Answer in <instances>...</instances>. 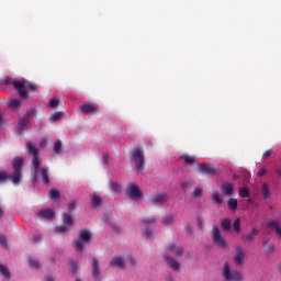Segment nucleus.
Masks as SVG:
<instances>
[{"instance_id":"obj_58","label":"nucleus","mask_w":281,"mask_h":281,"mask_svg":"<svg viewBox=\"0 0 281 281\" xmlns=\"http://www.w3.org/2000/svg\"><path fill=\"white\" fill-rule=\"evenodd\" d=\"M0 216H3V210L0 207Z\"/></svg>"},{"instance_id":"obj_12","label":"nucleus","mask_w":281,"mask_h":281,"mask_svg":"<svg viewBox=\"0 0 281 281\" xmlns=\"http://www.w3.org/2000/svg\"><path fill=\"white\" fill-rule=\"evenodd\" d=\"M90 262L92 265L91 274L95 280H98V278H100V261H98L95 258H92Z\"/></svg>"},{"instance_id":"obj_31","label":"nucleus","mask_w":281,"mask_h":281,"mask_svg":"<svg viewBox=\"0 0 281 281\" xmlns=\"http://www.w3.org/2000/svg\"><path fill=\"white\" fill-rule=\"evenodd\" d=\"M0 273L3 276V278H10V270L2 263H0Z\"/></svg>"},{"instance_id":"obj_55","label":"nucleus","mask_w":281,"mask_h":281,"mask_svg":"<svg viewBox=\"0 0 281 281\" xmlns=\"http://www.w3.org/2000/svg\"><path fill=\"white\" fill-rule=\"evenodd\" d=\"M46 142H47L46 139H42L41 140V146H45Z\"/></svg>"},{"instance_id":"obj_23","label":"nucleus","mask_w":281,"mask_h":281,"mask_svg":"<svg viewBox=\"0 0 281 281\" xmlns=\"http://www.w3.org/2000/svg\"><path fill=\"white\" fill-rule=\"evenodd\" d=\"M63 222H64V225H66L67 227L71 228V226H74V217H71V215L67 213L63 214Z\"/></svg>"},{"instance_id":"obj_34","label":"nucleus","mask_w":281,"mask_h":281,"mask_svg":"<svg viewBox=\"0 0 281 281\" xmlns=\"http://www.w3.org/2000/svg\"><path fill=\"white\" fill-rule=\"evenodd\" d=\"M64 113L63 112H55L50 117L49 121L50 122H58V120H60V117H63Z\"/></svg>"},{"instance_id":"obj_17","label":"nucleus","mask_w":281,"mask_h":281,"mask_svg":"<svg viewBox=\"0 0 281 281\" xmlns=\"http://www.w3.org/2000/svg\"><path fill=\"white\" fill-rule=\"evenodd\" d=\"M268 227L276 232L277 236L281 238V222L270 221L268 222Z\"/></svg>"},{"instance_id":"obj_54","label":"nucleus","mask_w":281,"mask_h":281,"mask_svg":"<svg viewBox=\"0 0 281 281\" xmlns=\"http://www.w3.org/2000/svg\"><path fill=\"white\" fill-rule=\"evenodd\" d=\"M198 223H199V227H200L201 229H203V222H201V220H198Z\"/></svg>"},{"instance_id":"obj_21","label":"nucleus","mask_w":281,"mask_h":281,"mask_svg":"<svg viewBox=\"0 0 281 281\" xmlns=\"http://www.w3.org/2000/svg\"><path fill=\"white\" fill-rule=\"evenodd\" d=\"M110 267H119L120 269H124V259L122 257L113 258L110 261Z\"/></svg>"},{"instance_id":"obj_37","label":"nucleus","mask_w":281,"mask_h":281,"mask_svg":"<svg viewBox=\"0 0 281 281\" xmlns=\"http://www.w3.org/2000/svg\"><path fill=\"white\" fill-rule=\"evenodd\" d=\"M234 232L240 234V218H236L233 224Z\"/></svg>"},{"instance_id":"obj_26","label":"nucleus","mask_w":281,"mask_h":281,"mask_svg":"<svg viewBox=\"0 0 281 281\" xmlns=\"http://www.w3.org/2000/svg\"><path fill=\"white\" fill-rule=\"evenodd\" d=\"M263 247L267 254H273L276 251V245L268 243L267 240L263 241Z\"/></svg>"},{"instance_id":"obj_24","label":"nucleus","mask_w":281,"mask_h":281,"mask_svg":"<svg viewBox=\"0 0 281 281\" xmlns=\"http://www.w3.org/2000/svg\"><path fill=\"white\" fill-rule=\"evenodd\" d=\"M211 196L216 205H223V198L218 191H213Z\"/></svg>"},{"instance_id":"obj_16","label":"nucleus","mask_w":281,"mask_h":281,"mask_svg":"<svg viewBox=\"0 0 281 281\" xmlns=\"http://www.w3.org/2000/svg\"><path fill=\"white\" fill-rule=\"evenodd\" d=\"M222 192L225 196H232L234 194V184L229 182H224L222 184Z\"/></svg>"},{"instance_id":"obj_15","label":"nucleus","mask_w":281,"mask_h":281,"mask_svg":"<svg viewBox=\"0 0 281 281\" xmlns=\"http://www.w3.org/2000/svg\"><path fill=\"white\" fill-rule=\"evenodd\" d=\"M180 161H184L187 166H192L196 164V158L194 156H190L188 154H182L179 156Z\"/></svg>"},{"instance_id":"obj_61","label":"nucleus","mask_w":281,"mask_h":281,"mask_svg":"<svg viewBox=\"0 0 281 281\" xmlns=\"http://www.w3.org/2000/svg\"><path fill=\"white\" fill-rule=\"evenodd\" d=\"M277 172H278V175H281V171H280V170H278Z\"/></svg>"},{"instance_id":"obj_8","label":"nucleus","mask_w":281,"mask_h":281,"mask_svg":"<svg viewBox=\"0 0 281 281\" xmlns=\"http://www.w3.org/2000/svg\"><path fill=\"white\" fill-rule=\"evenodd\" d=\"M127 194L130 199H142V190H139V187L137 184L130 183L127 187Z\"/></svg>"},{"instance_id":"obj_28","label":"nucleus","mask_w":281,"mask_h":281,"mask_svg":"<svg viewBox=\"0 0 281 281\" xmlns=\"http://www.w3.org/2000/svg\"><path fill=\"white\" fill-rule=\"evenodd\" d=\"M227 204H228L229 210H233V211L238 210V200L237 199L229 198Z\"/></svg>"},{"instance_id":"obj_22","label":"nucleus","mask_w":281,"mask_h":281,"mask_svg":"<svg viewBox=\"0 0 281 281\" xmlns=\"http://www.w3.org/2000/svg\"><path fill=\"white\" fill-rule=\"evenodd\" d=\"M221 227L224 232H232V220L225 218L221 222Z\"/></svg>"},{"instance_id":"obj_10","label":"nucleus","mask_w":281,"mask_h":281,"mask_svg":"<svg viewBox=\"0 0 281 281\" xmlns=\"http://www.w3.org/2000/svg\"><path fill=\"white\" fill-rule=\"evenodd\" d=\"M164 258L168 267H170V269L173 271H179L181 269V263H179V261H177L175 258L170 257V255L166 254L164 255Z\"/></svg>"},{"instance_id":"obj_9","label":"nucleus","mask_w":281,"mask_h":281,"mask_svg":"<svg viewBox=\"0 0 281 281\" xmlns=\"http://www.w3.org/2000/svg\"><path fill=\"white\" fill-rule=\"evenodd\" d=\"M80 111L85 115H89V113H99L97 103H85L80 105Z\"/></svg>"},{"instance_id":"obj_7","label":"nucleus","mask_w":281,"mask_h":281,"mask_svg":"<svg viewBox=\"0 0 281 281\" xmlns=\"http://www.w3.org/2000/svg\"><path fill=\"white\" fill-rule=\"evenodd\" d=\"M212 238L213 243H215L217 247H222V249H225V247H227V241L225 240V238H223V236H221V229L218 228V226H213Z\"/></svg>"},{"instance_id":"obj_46","label":"nucleus","mask_w":281,"mask_h":281,"mask_svg":"<svg viewBox=\"0 0 281 281\" xmlns=\"http://www.w3.org/2000/svg\"><path fill=\"white\" fill-rule=\"evenodd\" d=\"M110 227L115 234H120V232H122V228L115 224H111Z\"/></svg>"},{"instance_id":"obj_43","label":"nucleus","mask_w":281,"mask_h":281,"mask_svg":"<svg viewBox=\"0 0 281 281\" xmlns=\"http://www.w3.org/2000/svg\"><path fill=\"white\" fill-rule=\"evenodd\" d=\"M0 245H2L4 249H8V237H5V235H0Z\"/></svg>"},{"instance_id":"obj_6","label":"nucleus","mask_w":281,"mask_h":281,"mask_svg":"<svg viewBox=\"0 0 281 281\" xmlns=\"http://www.w3.org/2000/svg\"><path fill=\"white\" fill-rule=\"evenodd\" d=\"M132 159L137 170H144L145 157H144V151H142V149L135 148L132 151Z\"/></svg>"},{"instance_id":"obj_51","label":"nucleus","mask_w":281,"mask_h":281,"mask_svg":"<svg viewBox=\"0 0 281 281\" xmlns=\"http://www.w3.org/2000/svg\"><path fill=\"white\" fill-rule=\"evenodd\" d=\"M271 153H273L272 149H268L263 153V159H268V157H271Z\"/></svg>"},{"instance_id":"obj_1","label":"nucleus","mask_w":281,"mask_h":281,"mask_svg":"<svg viewBox=\"0 0 281 281\" xmlns=\"http://www.w3.org/2000/svg\"><path fill=\"white\" fill-rule=\"evenodd\" d=\"M26 148L30 155L33 156L32 166L35 170V176L40 177L44 186H49V169L41 168V158L38 157V148H36L32 143H26Z\"/></svg>"},{"instance_id":"obj_36","label":"nucleus","mask_w":281,"mask_h":281,"mask_svg":"<svg viewBox=\"0 0 281 281\" xmlns=\"http://www.w3.org/2000/svg\"><path fill=\"white\" fill-rule=\"evenodd\" d=\"M110 186L114 192H122V187L120 183L110 181Z\"/></svg>"},{"instance_id":"obj_45","label":"nucleus","mask_w":281,"mask_h":281,"mask_svg":"<svg viewBox=\"0 0 281 281\" xmlns=\"http://www.w3.org/2000/svg\"><path fill=\"white\" fill-rule=\"evenodd\" d=\"M143 225H153L155 224V217H148V218H144L142 221Z\"/></svg>"},{"instance_id":"obj_18","label":"nucleus","mask_w":281,"mask_h":281,"mask_svg":"<svg viewBox=\"0 0 281 281\" xmlns=\"http://www.w3.org/2000/svg\"><path fill=\"white\" fill-rule=\"evenodd\" d=\"M200 170L201 172H205L206 175H216V169L214 168V166L207 162L200 165Z\"/></svg>"},{"instance_id":"obj_14","label":"nucleus","mask_w":281,"mask_h":281,"mask_svg":"<svg viewBox=\"0 0 281 281\" xmlns=\"http://www.w3.org/2000/svg\"><path fill=\"white\" fill-rule=\"evenodd\" d=\"M236 255L234 257V262L237 265H243V261L245 260V250L240 246L236 247Z\"/></svg>"},{"instance_id":"obj_40","label":"nucleus","mask_w":281,"mask_h":281,"mask_svg":"<svg viewBox=\"0 0 281 281\" xmlns=\"http://www.w3.org/2000/svg\"><path fill=\"white\" fill-rule=\"evenodd\" d=\"M164 225H172L175 223V217L171 215H168L162 220Z\"/></svg>"},{"instance_id":"obj_44","label":"nucleus","mask_w":281,"mask_h":281,"mask_svg":"<svg viewBox=\"0 0 281 281\" xmlns=\"http://www.w3.org/2000/svg\"><path fill=\"white\" fill-rule=\"evenodd\" d=\"M30 267H32V269H40L41 263H38V261L34 260V259H30L29 261Z\"/></svg>"},{"instance_id":"obj_41","label":"nucleus","mask_w":281,"mask_h":281,"mask_svg":"<svg viewBox=\"0 0 281 281\" xmlns=\"http://www.w3.org/2000/svg\"><path fill=\"white\" fill-rule=\"evenodd\" d=\"M55 229H56V232H58L59 234H63V233H65V232H69L70 227L64 224V225H61V226H57Z\"/></svg>"},{"instance_id":"obj_3","label":"nucleus","mask_w":281,"mask_h":281,"mask_svg":"<svg viewBox=\"0 0 281 281\" xmlns=\"http://www.w3.org/2000/svg\"><path fill=\"white\" fill-rule=\"evenodd\" d=\"M13 172L10 176V181L18 186L21 183V179L23 178V157H14L12 161Z\"/></svg>"},{"instance_id":"obj_53","label":"nucleus","mask_w":281,"mask_h":281,"mask_svg":"<svg viewBox=\"0 0 281 281\" xmlns=\"http://www.w3.org/2000/svg\"><path fill=\"white\" fill-rule=\"evenodd\" d=\"M145 234H146L147 238H150V236H153V231L150 228H146Z\"/></svg>"},{"instance_id":"obj_49","label":"nucleus","mask_w":281,"mask_h":281,"mask_svg":"<svg viewBox=\"0 0 281 281\" xmlns=\"http://www.w3.org/2000/svg\"><path fill=\"white\" fill-rule=\"evenodd\" d=\"M43 240V237L41 235H35L32 239V243H41Z\"/></svg>"},{"instance_id":"obj_20","label":"nucleus","mask_w":281,"mask_h":281,"mask_svg":"<svg viewBox=\"0 0 281 281\" xmlns=\"http://www.w3.org/2000/svg\"><path fill=\"white\" fill-rule=\"evenodd\" d=\"M167 251L173 252L176 256H183V248L181 246H175V244H169L167 246Z\"/></svg>"},{"instance_id":"obj_27","label":"nucleus","mask_w":281,"mask_h":281,"mask_svg":"<svg viewBox=\"0 0 281 281\" xmlns=\"http://www.w3.org/2000/svg\"><path fill=\"white\" fill-rule=\"evenodd\" d=\"M262 196L263 199H269L271 196V193L269 192V183L265 182L261 188Z\"/></svg>"},{"instance_id":"obj_48","label":"nucleus","mask_w":281,"mask_h":281,"mask_svg":"<svg viewBox=\"0 0 281 281\" xmlns=\"http://www.w3.org/2000/svg\"><path fill=\"white\" fill-rule=\"evenodd\" d=\"M258 177H265V175H267V168L265 167H261L259 170H258Z\"/></svg>"},{"instance_id":"obj_57","label":"nucleus","mask_w":281,"mask_h":281,"mask_svg":"<svg viewBox=\"0 0 281 281\" xmlns=\"http://www.w3.org/2000/svg\"><path fill=\"white\" fill-rule=\"evenodd\" d=\"M0 124H3V116L0 114Z\"/></svg>"},{"instance_id":"obj_60","label":"nucleus","mask_w":281,"mask_h":281,"mask_svg":"<svg viewBox=\"0 0 281 281\" xmlns=\"http://www.w3.org/2000/svg\"><path fill=\"white\" fill-rule=\"evenodd\" d=\"M103 158H104V161H106V159H108L106 155H104Z\"/></svg>"},{"instance_id":"obj_47","label":"nucleus","mask_w":281,"mask_h":281,"mask_svg":"<svg viewBox=\"0 0 281 281\" xmlns=\"http://www.w3.org/2000/svg\"><path fill=\"white\" fill-rule=\"evenodd\" d=\"M34 115H36V110L30 109V110H27L26 116H24V117H27V120H29V117H34Z\"/></svg>"},{"instance_id":"obj_39","label":"nucleus","mask_w":281,"mask_h":281,"mask_svg":"<svg viewBox=\"0 0 281 281\" xmlns=\"http://www.w3.org/2000/svg\"><path fill=\"white\" fill-rule=\"evenodd\" d=\"M58 104H60V101L58 99H50L49 101V108L50 109H58Z\"/></svg>"},{"instance_id":"obj_13","label":"nucleus","mask_w":281,"mask_h":281,"mask_svg":"<svg viewBox=\"0 0 281 281\" xmlns=\"http://www.w3.org/2000/svg\"><path fill=\"white\" fill-rule=\"evenodd\" d=\"M168 201V193H156L151 195V203L159 204Z\"/></svg>"},{"instance_id":"obj_38","label":"nucleus","mask_w":281,"mask_h":281,"mask_svg":"<svg viewBox=\"0 0 281 281\" xmlns=\"http://www.w3.org/2000/svg\"><path fill=\"white\" fill-rule=\"evenodd\" d=\"M50 199H60V192L57 189H52L49 192Z\"/></svg>"},{"instance_id":"obj_19","label":"nucleus","mask_w":281,"mask_h":281,"mask_svg":"<svg viewBox=\"0 0 281 281\" xmlns=\"http://www.w3.org/2000/svg\"><path fill=\"white\" fill-rule=\"evenodd\" d=\"M27 124H30V119H27L25 116L20 119L19 123H18L19 133H23L24 131H26L27 130Z\"/></svg>"},{"instance_id":"obj_42","label":"nucleus","mask_w":281,"mask_h":281,"mask_svg":"<svg viewBox=\"0 0 281 281\" xmlns=\"http://www.w3.org/2000/svg\"><path fill=\"white\" fill-rule=\"evenodd\" d=\"M192 194H193V196H195L196 199H201V196H203V189H201V188H195Z\"/></svg>"},{"instance_id":"obj_2","label":"nucleus","mask_w":281,"mask_h":281,"mask_svg":"<svg viewBox=\"0 0 281 281\" xmlns=\"http://www.w3.org/2000/svg\"><path fill=\"white\" fill-rule=\"evenodd\" d=\"M4 85H12L14 89L18 91L20 98L22 100H27V89L29 91H36V85L27 81V80H22L18 81L15 79H12L10 77H5L3 79Z\"/></svg>"},{"instance_id":"obj_5","label":"nucleus","mask_w":281,"mask_h":281,"mask_svg":"<svg viewBox=\"0 0 281 281\" xmlns=\"http://www.w3.org/2000/svg\"><path fill=\"white\" fill-rule=\"evenodd\" d=\"M222 276L227 281H243V274L238 270H232L227 261L224 263Z\"/></svg>"},{"instance_id":"obj_25","label":"nucleus","mask_w":281,"mask_h":281,"mask_svg":"<svg viewBox=\"0 0 281 281\" xmlns=\"http://www.w3.org/2000/svg\"><path fill=\"white\" fill-rule=\"evenodd\" d=\"M101 203H102V199H100L98 194L94 193L91 195V205L93 207H100Z\"/></svg>"},{"instance_id":"obj_33","label":"nucleus","mask_w":281,"mask_h":281,"mask_svg":"<svg viewBox=\"0 0 281 281\" xmlns=\"http://www.w3.org/2000/svg\"><path fill=\"white\" fill-rule=\"evenodd\" d=\"M239 196L241 199H248L249 196V189H247L246 187H243L239 189Z\"/></svg>"},{"instance_id":"obj_4","label":"nucleus","mask_w":281,"mask_h":281,"mask_svg":"<svg viewBox=\"0 0 281 281\" xmlns=\"http://www.w3.org/2000/svg\"><path fill=\"white\" fill-rule=\"evenodd\" d=\"M91 231L83 228L79 233V239L75 241V250L80 252L85 249V245L87 243H91L92 240Z\"/></svg>"},{"instance_id":"obj_35","label":"nucleus","mask_w":281,"mask_h":281,"mask_svg":"<svg viewBox=\"0 0 281 281\" xmlns=\"http://www.w3.org/2000/svg\"><path fill=\"white\" fill-rule=\"evenodd\" d=\"M10 177H12L11 175H8L5 171H1L0 172V183H3L4 181H10Z\"/></svg>"},{"instance_id":"obj_11","label":"nucleus","mask_w":281,"mask_h":281,"mask_svg":"<svg viewBox=\"0 0 281 281\" xmlns=\"http://www.w3.org/2000/svg\"><path fill=\"white\" fill-rule=\"evenodd\" d=\"M36 216L40 218H45L46 221H52V218L55 216V213L52 209H42L36 213Z\"/></svg>"},{"instance_id":"obj_30","label":"nucleus","mask_w":281,"mask_h":281,"mask_svg":"<svg viewBox=\"0 0 281 281\" xmlns=\"http://www.w3.org/2000/svg\"><path fill=\"white\" fill-rule=\"evenodd\" d=\"M258 234H259V231L257 228H252L251 233L247 234L245 238L246 240L251 243V240H254V236H258Z\"/></svg>"},{"instance_id":"obj_56","label":"nucleus","mask_w":281,"mask_h":281,"mask_svg":"<svg viewBox=\"0 0 281 281\" xmlns=\"http://www.w3.org/2000/svg\"><path fill=\"white\" fill-rule=\"evenodd\" d=\"M45 281H54V278H52V277H46Z\"/></svg>"},{"instance_id":"obj_29","label":"nucleus","mask_w":281,"mask_h":281,"mask_svg":"<svg viewBox=\"0 0 281 281\" xmlns=\"http://www.w3.org/2000/svg\"><path fill=\"white\" fill-rule=\"evenodd\" d=\"M54 153H56V155H60V153H63V142L60 139L56 140L54 144Z\"/></svg>"},{"instance_id":"obj_32","label":"nucleus","mask_w":281,"mask_h":281,"mask_svg":"<svg viewBox=\"0 0 281 281\" xmlns=\"http://www.w3.org/2000/svg\"><path fill=\"white\" fill-rule=\"evenodd\" d=\"M9 106H11V109H19V106H21V101L19 99H11L9 101Z\"/></svg>"},{"instance_id":"obj_59","label":"nucleus","mask_w":281,"mask_h":281,"mask_svg":"<svg viewBox=\"0 0 281 281\" xmlns=\"http://www.w3.org/2000/svg\"><path fill=\"white\" fill-rule=\"evenodd\" d=\"M132 265H135V259L131 258Z\"/></svg>"},{"instance_id":"obj_52","label":"nucleus","mask_w":281,"mask_h":281,"mask_svg":"<svg viewBox=\"0 0 281 281\" xmlns=\"http://www.w3.org/2000/svg\"><path fill=\"white\" fill-rule=\"evenodd\" d=\"M70 265H71V269H72L74 273H76V271H78V262L71 261Z\"/></svg>"},{"instance_id":"obj_50","label":"nucleus","mask_w":281,"mask_h":281,"mask_svg":"<svg viewBox=\"0 0 281 281\" xmlns=\"http://www.w3.org/2000/svg\"><path fill=\"white\" fill-rule=\"evenodd\" d=\"M68 210H76V201L71 200L69 203H68Z\"/></svg>"}]
</instances>
